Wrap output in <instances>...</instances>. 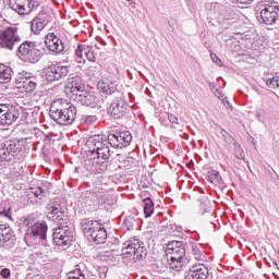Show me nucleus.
Segmentation results:
<instances>
[{
  "mask_svg": "<svg viewBox=\"0 0 279 279\" xmlns=\"http://www.w3.org/2000/svg\"><path fill=\"white\" fill-rule=\"evenodd\" d=\"M110 141H106L104 135H94L86 141V147L93 165H104L105 160L110 158Z\"/></svg>",
  "mask_w": 279,
  "mask_h": 279,
  "instance_id": "f257e3e1",
  "label": "nucleus"
},
{
  "mask_svg": "<svg viewBox=\"0 0 279 279\" xmlns=\"http://www.w3.org/2000/svg\"><path fill=\"white\" fill-rule=\"evenodd\" d=\"M81 228L88 241H93L97 245H104V243H106L108 233L106 232V228H104L99 221L83 219L81 221Z\"/></svg>",
  "mask_w": 279,
  "mask_h": 279,
  "instance_id": "f03ea898",
  "label": "nucleus"
},
{
  "mask_svg": "<svg viewBox=\"0 0 279 279\" xmlns=\"http://www.w3.org/2000/svg\"><path fill=\"white\" fill-rule=\"evenodd\" d=\"M86 86L82 82V77L75 76L71 81V99L77 101L82 106H90L95 101V96L86 92Z\"/></svg>",
  "mask_w": 279,
  "mask_h": 279,
  "instance_id": "7ed1b4c3",
  "label": "nucleus"
},
{
  "mask_svg": "<svg viewBox=\"0 0 279 279\" xmlns=\"http://www.w3.org/2000/svg\"><path fill=\"white\" fill-rule=\"evenodd\" d=\"M21 44V37L19 36V28L9 26L0 31V47L1 49H9L12 51L16 45Z\"/></svg>",
  "mask_w": 279,
  "mask_h": 279,
  "instance_id": "20e7f679",
  "label": "nucleus"
},
{
  "mask_svg": "<svg viewBox=\"0 0 279 279\" xmlns=\"http://www.w3.org/2000/svg\"><path fill=\"white\" fill-rule=\"evenodd\" d=\"M21 151H23V143L17 140L5 141L1 144L0 159L7 162L16 160V156H19Z\"/></svg>",
  "mask_w": 279,
  "mask_h": 279,
  "instance_id": "39448f33",
  "label": "nucleus"
},
{
  "mask_svg": "<svg viewBox=\"0 0 279 279\" xmlns=\"http://www.w3.org/2000/svg\"><path fill=\"white\" fill-rule=\"evenodd\" d=\"M17 52L26 62H32L33 64L43 58V51L36 48V44L33 41H24L17 48Z\"/></svg>",
  "mask_w": 279,
  "mask_h": 279,
  "instance_id": "423d86ee",
  "label": "nucleus"
},
{
  "mask_svg": "<svg viewBox=\"0 0 279 279\" xmlns=\"http://www.w3.org/2000/svg\"><path fill=\"white\" fill-rule=\"evenodd\" d=\"M122 256L128 260H141L144 256H147V251L141 246L138 240L129 242L125 244V247L122 248Z\"/></svg>",
  "mask_w": 279,
  "mask_h": 279,
  "instance_id": "0eeeda50",
  "label": "nucleus"
},
{
  "mask_svg": "<svg viewBox=\"0 0 279 279\" xmlns=\"http://www.w3.org/2000/svg\"><path fill=\"white\" fill-rule=\"evenodd\" d=\"M21 117L19 109L12 105H0V125H12Z\"/></svg>",
  "mask_w": 279,
  "mask_h": 279,
  "instance_id": "6e6552de",
  "label": "nucleus"
},
{
  "mask_svg": "<svg viewBox=\"0 0 279 279\" xmlns=\"http://www.w3.org/2000/svg\"><path fill=\"white\" fill-rule=\"evenodd\" d=\"M109 145L116 149H123L132 143V134L129 131H121L108 135Z\"/></svg>",
  "mask_w": 279,
  "mask_h": 279,
  "instance_id": "1a4fd4ad",
  "label": "nucleus"
},
{
  "mask_svg": "<svg viewBox=\"0 0 279 279\" xmlns=\"http://www.w3.org/2000/svg\"><path fill=\"white\" fill-rule=\"evenodd\" d=\"M9 7L17 14L25 15L31 14L32 10L36 8V1L34 0H10Z\"/></svg>",
  "mask_w": 279,
  "mask_h": 279,
  "instance_id": "9d476101",
  "label": "nucleus"
},
{
  "mask_svg": "<svg viewBox=\"0 0 279 279\" xmlns=\"http://www.w3.org/2000/svg\"><path fill=\"white\" fill-rule=\"evenodd\" d=\"M53 241L59 247L69 250V247H71V229H69V227L56 229L53 232Z\"/></svg>",
  "mask_w": 279,
  "mask_h": 279,
  "instance_id": "9b49d317",
  "label": "nucleus"
},
{
  "mask_svg": "<svg viewBox=\"0 0 279 279\" xmlns=\"http://www.w3.org/2000/svg\"><path fill=\"white\" fill-rule=\"evenodd\" d=\"M166 252L170 258H184L186 256L184 242L180 241L169 242Z\"/></svg>",
  "mask_w": 279,
  "mask_h": 279,
  "instance_id": "f8f14e48",
  "label": "nucleus"
},
{
  "mask_svg": "<svg viewBox=\"0 0 279 279\" xmlns=\"http://www.w3.org/2000/svg\"><path fill=\"white\" fill-rule=\"evenodd\" d=\"M45 45L52 53H60L61 51H64V43H62V39L57 37L53 33L46 35Z\"/></svg>",
  "mask_w": 279,
  "mask_h": 279,
  "instance_id": "ddd939ff",
  "label": "nucleus"
},
{
  "mask_svg": "<svg viewBox=\"0 0 279 279\" xmlns=\"http://www.w3.org/2000/svg\"><path fill=\"white\" fill-rule=\"evenodd\" d=\"M279 8L274 5H267L260 12V19L265 25H274L278 20Z\"/></svg>",
  "mask_w": 279,
  "mask_h": 279,
  "instance_id": "4468645a",
  "label": "nucleus"
},
{
  "mask_svg": "<svg viewBox=\"0 0 279 279\" xmlns=\"http://www.w3.org/2000/svg\"><path fill=\"white\" fill-rule=\"evenodd\" d=\"M125 110L128 107L125 106V101L122 98H117L112 101L110 107L108 108V112L113 117V119H121L123 114H125Z\"/></svg>",
  "mask_w": 279,
  "mask_h": 279,
  "instance_id": "2eb2a0df",
  "label": "nucleus"
},
{
  "mask_svg": "<svg viewBox=\"0 0 279 279\" xmlns=\"http://www.w3.org/2000/svg\"><path fill=\"white\" fill-rule=\"evenodd\" d=\"M50 117L60 125H69V121L71 116H69V109H56V107L51 106L50 108Z\"/></svg>",
  "mask_w": 279,
  "mask_h": 279,
  "instance_id": "dca6fc26",
  "label": "nucleus"
},
{
  "mask_svg": "<svg viewBox=\"0 0 279 279\" xmlns=\"http://www.w3.org/2000/svg\"><path fill=\"white\" fill-rule=\"evenodd\" d=\"M84 53L89 62H95V60H97V58L95 57V52L90 51V48H86V46L84 45H78L75 49V58L77 64H82V62H85Z\"/></svg>",
  "mask_w": 279,
  "mask_h": 279,
  "instance_id": "f3484780",
  "label": "nucleus"
},
{
  "mask_svg": "<svg viewBox=\"0 0 279 279\" xmlns=\"http://www.w3.org/2000/svg\"><path fill=\"white\" fill-rule=\"evenodd\" d=\"M187 279H208V268L203 263L193 265Z\"/></svg>",
  "mask_w": 279,
  "mask_h": 279,
  "instance_id": "a211bd4d",
  "label": "nucleus"
},
{
  "mask_svg": "<svg viewBox=\"0 0 279 279\" xmlns=\"http://www.w3.org/2000/svg\"><path fill=\"white\" fill-rule=\"evenodd\" d=\"M16 80L20 84H24L23 86L27 93H33V90H36V78L32 77L28 73L20 74Z\"/></svg>",
  "mask_w": 279,
  "mask_h": 279,
  "instance_id": "6ab92c4d",
  "label": "nucleus"
},
{
  "mask_svg": "<svg viewBox=\"0 0 279 279\" xmlns=\"http://www.w3.org/2000/svg\"><path fill=\"white\" fill-rule=\"evenodd\" d=\"M31 234H33L35 239H47V223L37 222L31 229Z\"/></svg>",
  "mask_w": 279,
  "mask_h": 279,
  "instance_id": "aec40b11",
  "label": "nucleus"
},
{
  "mask_svg": "<svg viewBox=\"0 0 279 279\" xmlns=\"http://www.w3.org/2000/svg\"><path fill=\"white\" fill-rule=\"evenodd\" d=\"M12 68L0 64V84H8L12 80Z\"/></svg>",
  "mask_w": 279,
  "mask_h": 279,
  "instance_id": "412c9836",
  "label": "nucleus"
},
{
  "mask_svg": "<svg viewBox=\"0 0 279 279\" xmlns=\"http://www.w3.org/2000/svg\"><path fill=\"white\" fill-rule=\"evenodd\" d=\"M12 236H14L12 229L0 225V247L1 245H5L9 241H12Z\"/></svg>",
  "mask_w": 279,
  "mask_h": 279,
  "instance_id": "4be33fe9",
  "label": "nucleus"
},
{
  "mask_svg": "<svg viewBox=\"0 0 279 279\" xmlns=\"http://www.w3.org/2000/svg\"><path fill=\"white\" fill-rule=\"evenodd\" d=\"M65 214L64 209H47V219L49 221H62L64 220Z\"/></svg>",
  "mask_w": 279,
  "mask_h": 279,
  "instance_id": "5701e85b",
  "label": "nucleus"
},
{
  "mask_svg": "<svg viewBox=\"0 0 279 279\" xmlns=\"http://www.w3.org/2000/svg\"><path fill=\"white\" fill-rule=\"evenodd\" d=\"M46 80L47 82H56L60 80L58 74V64H52L46 69Z\"/></svg>",
  "mask_w": 279,
  "mask_h": 279,
  "instance_id": "b1692460",
  "label": "nucleus"
},
{
  "mask_svg": "<svg viewBox=\"0 0 279 279\" xmlns=\"http://www.w3.org/2000/svg\"><path fill=\"white\" fill-rule=\"evenodd\" d=\"M45 25L46 24L43 21V19L37 16L32 21L31 29H32L33 34H40V32H43V29H45Z\"/></svg>",
  "mask_w": 279,
  "mask_h": 279,
  "instance_id": "393cba45",
  "label": "nucleus"
},
{
  "mask_svg": "<svg viewBox=\"0 0 279 279\" xmlns=\"http://www.w3.org/2000/svg\"><path fill=\"white\" fill-rule=\"evenodd\" d=\"M169 265L174 271H182V267L184 266V258L170 257Z\"/></svg>",
  "mask_w": 279,
  "mask_h": 279,
  "instance_id": "a878e982",
  "label": "nucleus"
},
{
  "mask_svg": "<svg viewBox=\"0 0 279 279\" xmlns=\"http://www.w3.org/2000/svg\"><path fill=\"white\" fill-rule=\"evenodd\" d=\"M144 215L145 217H151L154 215V201L150 197H146L144 201Z\"/></svg>",
  "mask_w": 279,
  "mask_h": 279,
  "instance_id": "bb28decb",
  "label": "nucleus"
},
{
  "mask_svg": "<svg viewBox=\"0 0 279 279\" xmlns=\"http://www.w3.org/2000/svg\"><path fill=\"white\" fill-rule=\"evenodd\" d=\"M192 255L194 256L195 260H198L199 263L206 262V256L204 253H202L198 245L192 244Z\"/></svg>",
  "mask_w": 279,
  "mask_h": 279,
  "instance_id": "cd10ccee",
  "label": "nucleus"
},
{
  "mask_svg": "<svg viewBox=\"0 0 279 279\" xmlns=\"http://www.w3.org/2000/svg\"><path fill=\"white\" fill-rule=\"evenodd\" d=\"M100 89L105 95H112L117 93V88L114 87V84H110L107 82H101L100 83Z\"/></svg>",
  "mask_w": 279,
  "mask_h": 279,
  "instance_id": "c85d7f7f",
  "label": "nucleus"
},
{
  "mask_svg": "<svg viewBox=\"0 0 279 279\" xmlns=\"http://www.w3.org/2000/svg\"><path fill=\"white\" fill-rule=\"evenodd\" d=\"M46 209L47 210L62 209V199L60 198L50 199L46 206Z\"/></svg>",
  "mask_w": 279,
  "mask_h": 279,
  "instance_id": "c756f323",
  "label": "nucleus"
},
{
  "mask_svg": "<svg viewBox=\"0 0 279 279\" xmlns=\"http://www.w3.org/2000/svg\"><path fill=\"white\" fill-rule=\"evenodd\" d=\"M208 178L211 184H219L221 182V174L217 170L209 171Z\"/></svg>",
  "mask_w": 279,
  "mask_h": 279,
  "instance_id": "7c9ffc66",
  "label": "nucleus"
},
{
  "mask_svg": "<svg viewBox=\"0 0 279 279\" xmlns=\"http://www.w3.org/2000/svg\"><path fill=\"white\" fill-rule=\"evenodd\" d=\"M266 86H268V88H271L272 90H276V88H279V76H274L271 78H268L266 81Z\"/></svg>",
  "mask_w": 279,
  "mask_h": 279,
  "instance_id": "2f4dec72",
  "label": "nucleus"
},
{
  "mask_svg": "<svg viewBox=\"0 0 279 279\" xmlns=\"http://www.w3.org/2000/svg\"><path fill=\"white\" fill-rule=\"evenodd\" d=\"M71 279H86V276L82 274L80 265H75V269L71 271Z\"/></svg>",
  "mask_w": 279,
  "mask_h": 279,
  "instance_id": "473e14b6",
  "label": "nucleus"
},
{
  "mask_svg": "<svg viewBox=\"0 0 279 279\" xmlns=\"http://www.w3.org/2000/svg\"><path fill=\"white\" fill-rule=\"evenodd\" d=\"M57 73L59 75V80L62 77H66L69 75V66L66 65H57Z\"/></svg>",
  "mask_w": 279,
  "mask_h": 279,
  "instance_id": "72a5a7b5",
  "label": "nucleus"
},
{
  "mask_svg": "<svg viewBox=\"0 0 279 279\" xmlns=\"http://www.w3.org/2000/svg\"><path fill=\"white\" fill-rule=\"evenodd\" d=\"M38 222H36V219H34L33 216L27 217L23 225L26 226V228H31V230L36 226Z\"/></svg>",
  "mask_w": 279,
  "mask_h": 279,
  "instance_id": "f704fd0d",
  "label": "nucleus"
},
{
  "mask_svg": "<svg viewBox=\"0 0 279 279\" xmlns=\"http://www.w3.org/2000/svg\"><path fill=\"white\" fill-rule=\"evenodd\" d=\"M32 195L35 197H38L39 199L43 198V193H45V190L43 187H36L31 190Z\"/></svg>",
  "mask_w": 279,
  "mask_h": 279,
  "instance_id": "c9c22d12",
  "label": "nucleus"
},
{
  "mask_svg": "<svg viewBox=\"0 0 279 279\" xmlns=\"http://www.w3.org/2000/svg\"><path fill=\"white\" fill-rule=\"evenodd\" d=\"M234 154L238 160H243V158H245V153H243V148L240 146H235Z\"/></svg>",
  "mask_w": 279,
  "mask_h": 279,
  "instance_id": "e433bc0d",
  "label": "nucleus"
},
{
  "mask_svg": "<svg viewBox=\"0 0 279 279\" xmlns=\"http://www.w3.org/2000/svg\"><path fill=\"white\" fill-rule=\"evenodd\" d=\"M0 276H1V278H3V279H10V276H12V271H10L9 268H3V269L0 271Z\"/></svg>",
  "mask_w": 279,
  "mask_h": 279,
  "instance_id": "4c0bfd02",
  "label": "nucleus"
},
{
  "mask_svg": "<svg viewBox=\"0 0 279 279\" xmlns=\"http://www.w3.org/2000/svg\"><path fill=\"white\" fill-rule=\"evenodd\" d=\"M201 215L204 216L205 214H210V207L206 204H201Z\"/></svg>",
  "mask_w": 279,
  "mask_h": 279,
  "instance_id": "58836bf2",
  "label": "nucleus"
},
{
  "mask_svg": "<svg viewBox=\"0 0 279 279\" xmlns=\"http://www.w3.org/2000/svg\"><path fill=\"white\" fill-rule=\"evenodd\" d=\"M210 58H211L213 62H215L218 66L223 65V62L221 61V59H219V57H217V54L211 53Z\"/></svg>",
  "mask_w": 279,
  "mask_h": 279,
  "instance_id": "ea45409f",
  "label": "nucleus"
},
{
  "mask_svg": "<svg viewBox=\"0 0 279 279\" xmlns=\"http://www.w3.org/2000/svg\"><path fill=\"white\" fill-rule=\"evenodd\" d=\"M168 121H170V123H173V125H180V122H178V117L171 113L168 114Z\"/></svg>",
  "mask_w": 279,
  "mask_h": 279,
  "instance_id": "a19ab883",
  "label": "nucleus"
},
{
  "mask_svg": "<svg viewBox=\"0 0 279 279\" xmlns=\"http://www.w3.org/2000/svg\"><path fill=\"white\" fill-rule=\"evenodd\" d=\"M0 217H5V219H12V216L10 215V208L0 211Z\"/></svg>",
  "mask_w": 279,
  "mask_h": 279,
  "instance_id": "79ce46f5",
  "label": "nucleus"
},
{
  "mask_svg": "<svg viewBox=\"0 0 279 279\" xmlns=\"http://www.w3.org/2000/svg\"><path fill=\"white\" fill-rule=\"evenodd\" d=\"M233 3H240L242 5H250L254 0H231Z\"/></svg>",
  "mask_w": 279,
  "mask_h": 279,
  "instance_id": "37998d69",
  "label": "nucleus"
},
{
  "mask_svg": "<svg viewBox=\"0 0 279 279\" xmlns=\"http://www.w3.org/2000/svg\"><path fill=\"white\" fill-rule=\"evenodd\" d=\"M25 279H45L43 275H28Z\"/></svg>",
  "mask_w": 279,
  "mask_h": 279,
  "instance_id": "c03bdc74",
  "label": "nucleus"
},
{
  "mask_svg": "<svg viewBox=\"0 0 279 279\" xmlns=\"http://www.w3.org/2000/svg\"><path fill=\"white\" fill-rule=\"evenodd\" d=\"M94 121H96V119H95V117H87L86 118V120H85V123L87 124V125H90V123H93Z\"/></svg>",
  "mask_w": 279,
  "mask_h": 279,
  "instance_id": "a18cd8bd",
  "label": "nucleus"
},
{
  "mask_svg": "<svg viewBox=\"0 0 279 279\" xmlns=\"http://www.w3.org/2000/svg\"><path fill=\"white\" fill-rule=\"evenodd\" d=\"M227 99L228 98L222 99L223 105L226 106L227 109L232 108V106H230V101H228Z\"/></svg>",
  "mask_w": 279,
  "mask_h": 279,
  "instance_id": "49530a36",
  "label": "nucleus"
},
{
  "mask_svg": "<svg viewBox=\"0 0 279 279\" xmlns=\"http://www.w3.org/2000/svg\"><path fill=\"white\" fill-rule=\"evenodd\" d=\"M229 143H234V138L229 137Z\"/></svg>",
  "mask_w": 279,
  "mask_h": 279,
  "instance_id": "de8ad7c7",
  "label": "nucleus"
},
{
  "mask_svg": "<svg viewBox=\"0 0 279 279\" xmlns=\"http://www.w3.org/2000/svg\"><path fill=\"white\" fill-rule=\"evenodd\" d=\"M73 108H74V110H75V107H72L71 112H73Z\"/></svg>",
  "mask_w": 279,
  "mask_h": 279,
  "instance_id": "09e8293b",
  "label": "nucleus"
},
{
  "mask_svg": "<svg viewBox=\"0 0 279 279\" xmlns=\"http://www.w3.org/2000/svg\"><path fill=\"white\" fill-rule=\"evenodd\" d=\"M74 23H75V21H72V25H75Z\"/></svg>",
  "mask_w": 279,
  "mask_h": 279,
  "instance_id": "8fccbe9b",
  "label": "nucleus"
},
{
  "mask_svg": "<svg viewBox=\"0 0 279 279\" xmlns=\"http://www.w3.org/2000/svg\"><path fill=\"white\" fill-rule=\"evenodd\" d=\"M75 121V118L72 119V123Z\"/></svg>",
  "mask_w": 279,
  "mask_h": 279,
  "instance_id": "3c124183",
  "label": "nucleus"
},
{
  "mask_svg": "<svg viewBox=\"0 0 279 279\" xmlns=\"http://www.w3.org/2000/svg\"><path fill=\"white\" fill-rule=\"evenodd\" d=\"M68 279H71V277H68Z\"/></svg>",
  "mask_w": 279,
  "mask_h": 279,
  "instance_id": "603ef678",
  "label": "nucleus"
},
{
  "mask_svg": "<svg viewBox=\"0 0 279 279\" xmlns=\"http://www.w3.org/2000/svg\"><path fill=\"white\" fill-rule=\"evenodd\" d=\"M128 1H134V0H128Z\"/></svg>",
  "mask_w": 279,
  "mask_h": 279,
  "instance_id": "864d4df0",
  "label": "nucleus"
},
{
  "mask_svg": "<svg viewBox=\"0 0 279 279\" xmlns=\"http://www.w3.org/2000/svg\"><path fill=\"white\" fill-rule=\"evenodd\" d=\"M75 171H77V168H75Z\"/></svg>",
  "mask_w": 279,
  "mask_h": 279,
  "instance_id": "5fc2aeb1",
  "label": "nucleus"
}]
</instances>
